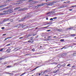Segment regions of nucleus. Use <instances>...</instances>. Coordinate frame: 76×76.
<instances>
[{"mask_svg":"<svg viewBox=\"0 0 76 76\" xmlns=\"http://www.w3.org/2000/svg\"><path fill=\"white\" fill-rule=\"evenodd\" d=\"M53 20V18H51L50 19V20Z\"/></svg>","mask_w":76,"mask_h":76,"instance_id":"obj_40","label":"nucleus"},{"mask_svg":"<svg viewBox=\"0 0 76 76\" xmlns=\"http://www.w3.org/2000/svg\"><path fill=\"white\" fill-rule=\"evenodd\" d=\"M65 65H66V64H64L63 65V66H65Z\"/></svg>","mask_w":76,"mask_h":76,"instance_id":"obj_64","label":"nucleus"},{"mask_svg":"<svg viewBox=\"0 0 76 76\" xmlns=\"http://www.w3.org/2000/svg\"><path fill=\"white\" fill-rule=\"evenodd\" d=\"M3 50V48L1 49L0 50V51H2Z\"/></svg>","mask_w":76,"mask_h":76,"instance_id":"obj_38","label":"nucleus"},{"mask_svg":"<svg viewBox=\"0 0 76 76\" xmlns=\"http://www.w3.org/2000/svg\"><path fill=\"white\" fill-rule=\"evenodd\" d=\"M12 6V5H10L9 6H8V7L9 8H10V7H11Z\"/></svg>","mask_w":76,"mask_h":76,"instance_id":"obj_34","label":"nucleus"},{"mask_svg":"<svg viewBox=\"0 0 76 76\" xmlns=\"http://www.w3.org/2000/svg\"><path fill=\"white\" fill-rule=\"evenodd\" d=\"M55 3V2H53V3H52L48 4V5H49V6H50V5H51L52 4H54Z\"/></svg>","mask_w":76,"mask_h":76,"instance_id":"obj_17","label":"nucleus"},{"mask_svg":"<svg viewBox=\"0 0 76 76\" xmlns=\"http://www.w3.org/2000/svg\"><path fill=\"white\" fill-rule=\"evenodd\" d=\"M53 64H57V62H54L53 63Z\"/></svg>","mask_w":76,"mask_h":76,"instance_id":"obj_29","label":"nucleus"},{"mask_svg":"<svg viewBox=\"0 0 76 76\" xmlns=\"http://www.w3.org/2000/svg\"><path fill=\"white\" fill-rule=\"evenodd\" d=\"M47 25V23H46L44 24H43V25Z\"/></svg>","mask_w":76,"mask_h":76,"instance_id":"obj_62","label":"nucleus"},{"mask_svg":"<svg viewBox=\"0 0 76 76\" xmlns=\"http://www.w3.org/2000/svg\"><path fill=\"white\" fill-rule=\"evenodd\" d=\"M33 34H30L27 35H26L25 36V38H28V37H30V36H32V35Z\"/></svg>","mask_w":76,"mask_h":76,"instance_id":"obj_3","label":"nucleus"},{"mask_svg":"<svg viewBox=\"0 0 76 76\" xmlns=\"http://www.w3.org/2000/svg\"><path fill=\"white\" fill-rule=\"evenodd\" d=\"M75 67V66H72V68H73V67Z\"/></svg>","mask_w":76,"mask_h":76,"instance_id":"obj_58","label":"nucleus"},{"mask_svg":"<svg viewBox=\"0 0 76 76\" xmlns=\"http://www.w3.org/2000/svg\"><path fill=\"white\" fill-rule=\"evenodd\" d=\"M7 6V5H6V4H4V5H3L0 6L1 7V8H2L3 7H6V6Z\"/></svg>","mask_w":76,"mask_h":76,"instance_id":"obj_4","label":"nucleus"},{"mask_svg":"<svg viewBox=\"0 0 76 76\" xmlns=\"http://www.w3.org/2000/svg\"><path fill=\"white\" fill-rule=\"evenodd\" d=\"M2 12H4V13H7V10H6L5 11H3Z\"/></svg>","mask_w":76,"mask_h":76,"instance_id":"obj_22","label":"nucleus"},{"mask_svg":"<svg viewBox=\"0 0 76 76\" xmlns=\"http://www.w3.org/2000/svg\"><path fill=\"white\" fill-rule=\"evenodd\" d=\"M51 39V38H48V39H46V41H51L52 40V39Z\"/></svg>","mask_w":76,"mask_h":76,"instance_id":"obj_19","label":"nucleus"},{"mask_svg":"<svg viewBox=\"0 0 76 76\" xmlns=\"http://www.w3.org/2000/svg\"><path fill=\"white\" fill-rule=\"evenodd\" d=\"M7 39H8L7 38H5L4 41H6V40H7Z\"/></svg>","mask_w":76,"mask_h":76,"instance_id":"obj_54","label":"nucleus"},{"mask_svg":"<svg viewBox=\"0 0 76 76\" xmlns=\"http://www.w3.org/2000/svg\"><path fill=\"white\" fill-rule=\"evenodd\" d=\"M73 27H70L67 28V29H66V30H69V29H73Z\"/></svg>","mask_w":76,"mask_h":76,"instance_id":"obj_16","label":"nucleus"},{"mask_svg":"<svg viewBox=\"0 0 76 76\" xmlns=\"http://www.w3.org/2000/svg\"><path fill=\"white\" fill-rule=\"evenodd\" d=\"M52 23H52V22H50L49 23H47V25H48V24H49V25H51V24H52Z\"/></svg>","mask_w":76,"mask_h":76,"instance_id":"obj_14","label":"nucleus"},{"mask_svg":"<svg viewBox=\"0 0 76 76\" xmlns=\"http://www.w3.org/2000/svg\"><path fill=\"white\" fill-rule=\"evenodd\" d=\"M28 42H30V43H32L34 42V41L32 39H30L29 41H28Z\"/></svg>","mask_w":76,"mask_h":76,"instance_id":"obj_6","label":"nucleus"},{"mask_svg":"<svg viewBox=\"0 0 76 76\" xmlns=\"http://www.w3.org/2000/svg\"><path fill=\"white\" fill-rule=\"evenodd\" d=\"M75 35H76V34H71V36L72 37H75Z\"/></svg>","mask_w":76,"mask_h":76,"instance_id":"obj_20","label":"nucleus"},{"mask_svg":"<svg viewBox=\"0 0 76 76\" xmlns=\"http://www.w3.org/2000/svg\"><path fill=\"white\" fill-rule=\"evenodd\" d=\"M73 55L74 56H76V53H73Z\"/></svg>","mask_w":76,"mask_h":76,"instance_id":"obj_28","label":"nucleus"},{"mask_svg":"<svg viewBox=\"0 0 76 76\" xmlns=\"http://www.w3.org/2000/svg\"><path fill=\"white\" fill-rule=\"evenodd\" d=\"M11 67V66H7V67Z\"/></svg>","mask_w":76,"mask_h":76,"instance_id":"obj_50","label":"nucleus"},{"mask_svg":"<svg viewBox=\"0 0 76 76\" xmlns=\"http://www.w3.org/2000/svg\"><path fill=\"white\" fill-rule=\"evenodd\" d=\"M66 55H67V53H64L61 54V57H64V56H65Z\"/></svg>","mask_w":76,"mask_h":76,"instance_id":"obj_5","label":"nucleus"},{"mask_svg":"<svg viewBox=\"0 0 76 76\" xmlns=\"http://www.w3.org/2000/svg\"><path fill=\"white\" fill-rule=\"evenodd\" d=\"M48 71V70L47 69L45 70L44 72H41V73H43V74H42V75H44L45 74V72H47Z\"/></svg>","mask_w":76,"mask_h":76,"instance_id":"obj_12","label":"nucleus"},{"mask_svg":"<svg viewBox=\"0 0 76 76\" xmlns=\"http://www.w3.org/2000/svg\"><path fill=\"white\" fill-rule=\"evenodd\" d=\"M64 5H63L62 6H61L60 7V8H63V7H64Z\"/></svg>","mask_w":76,"mask_h":76,"instance_id":"obj_27","label":"nucleus"},{"mask_svg":"<svg viewBox=\"0 0 76 76\" xmlns=\"http://www.w3.org/2000/svg\"><path fill=\"white\" fill-rule=\"evenodd\" d=\"M23 38V37H20L19 39H22V38Z\"/></svg>","mask_w":76,"mask_h":76,"instance_id":"obj_47","label":"nucleus"},{"mask_svg":"<svg viewBox=\"0 0 76 76\" xmlns=\"http://www.w3.org/2000/svg\"><path fill=\"white\" fill-rule=\"evenodd\" d=\"M31 3H33V4H35V1H33Z\"/></svg>","mask_w":76,"mask_h":76,"instance_id":"obj_32","label":"nucleus"},{"mask_svg":"<svg viewBox=\"0 0 76 76\" xmlns=\"http://www.w3.org/2000/svg\"><path fill=\"white\" fill-rule=\"evenodd\" d=\"M32 51H35V49L33 48L32 49Z\"/></svg>","mask_w":76,"mask_h":76,"instance_id":"obj_37","label":"nucleus"},{"mask_svg":"<svg viewBox=\"0 0 76 76\" xmlns=\"http://www.w3.org/2000/svg\"><path fill=\"white\" fill-rule=\"evenodd\" d=\"M35 3H38V1H35Z\"/></svg>","mask_w":76,"mask_h":76,"instance_id":"obj_46","label":"nucleus"},{"mask_svg":"<svg viewBox=\"0 0 76 76\" xmlns=\"http://www.w3.org/2000/svg\"><path fill=\"white\" fill-rule=\"evenodd\" d=\"M9 7H6L5 8H3V9H4V10H5V9H9Z\"/></svg>","mask_w":76,"mask_h":76,"instance_id":"obj_18","label":"nucleus"},{"mask_svg":"<svg viewBox=\"0 0 76 76\" xmlns=\"http://www.w3.org/2000/svg\"><path fill=\"white\" fill-rule=\"evenodd\" d=\"M30 16L29 15L26 16L25 17H23V18L19 20V22H22V21H23V20H24V19H26V18H27L30 17Z\"/></svg>","mask_w":76,"mask_h":76,"instance_id":"obj_1","label":"nucleus"},{"mask_svg":"<svg viewBox=\"0 0 76 76\" xmlns=\"http://www.w3.org/2000/svg\"><path fill=\"white\" fill-rule=\"evenodd\" d=\"M52 12L51 13V14H52V15H55V14H56V13L54 12L53 11V12Z\"/></svg>","mask_w":76,"mask_h":76,"instance_id":"obj_13","label":"nucleus"},{"mask_svg":"<svg viewBox=\"0 0 76 76\" xmlns=\"http://www.w3.org/2000/svg\"><path fill=\"white\" fill-rule=\"evenodd\" d=\"M59 30H60V31H61V29H58V31H59Z\"/></svg>","mask_w":76,"mask_h":76,"instance_id":"obj_60","label":"nucleus"},{"mask_svg":"<svg viewBox=\"0 0 76 76\" xmlns=\"http://www.w3.org/2000/svg\"><path fill=\"white\" fill-rule=\"evenodd\" d=\"M57 67H58V68H60V67L61 66H60V65L58 64L57 66Z\"/></svg>","mask_w":76,"mask_h":76,"instance_id":"obj_25","label":"nucleus"},{"mask_svg":"<svg viewBox=\"0 0 76 76\" xmlns=\"http://www.w3.org/2000/svg\"><path fill=\"white\" fill-rule=\"evenodd\" d=\"M20 2L14 3L13 4V5H18V4H20Z\"/></svg>","mask_w":76,"mask_h":76,"instance_id":"obj_7","label":"nucleus"},{"mask_svg":"<svg viewBox=\"0 0 76 76\" xmlns=\"http://www.w3.org/2000/svg\"><path fill=\"white\" fill-rule=\"evenodd\" d=\"M10 44H9L6 45V46H9V45H10Z\"/></svg>","mask_w":76,"mask_h":76,"instance_id":"obj_49","label":"nucleus"},{"mask_svg":"<svg viewBox=\"0 0 76 76\" xmlns=\"http://www.w3.org/2000/svg\"><path fill=\"white\" fill-rule=\"evenodd\" d=\"M60 70V69H58V70H57L56 72L54 71L53 73H57V72H58V71Z\"/></svg>","mask_w":76,"mask_h":76,"instance_id":"obj_10","label":"nucleus"},{"mask_svg":"<svg viewBox=\"0 0 76 76\" xmlns=\"http://www.w3.org/2000/svg\"><path fill=\"white\" fill-rule=\"evenodd\" d=\"M51 31V30H47V32H49V31Z\"/></svg>","mask_w":76,"mask_h":76,"instance_id":"obj_44","label":"nucleus"},{"mask_svg":"<svg viewBox=\"0 0 76 76\" xmlns=\"http://www.w3.org/2000/svg\"><path fill=\"white\" fill-rule=\"evenodd\" d=\"M72 7H76V5L72 6Z\"/></svg>","mask_w":76,"mask_h":76,"instance_id":"obj_52","label":"nucleus"},{"mask_svg":"<svg viewBox=\"0 0 76 76\" xmlns=\"http://www.w3.org/2000/svg\"><path fill=\"white\" fill-rule=\"evenodd\" d=\"M9 19H10V18H7L4 20H3V22H6V21H8V20H9Z\"/></svg>","mask_w":76,"mask_h":76,"instance_id":"obj_8","label":"nucleus"},{"mask_svg":"<svg viewBox=\"0 0 76 76\" xmlns=\"http://www.w3.org/2000/svg\"><path fill=\"white\" fill-rule=\"evenodd\" d=\"M1 10H4V9L3 8L0 9V11H1Z\"/></svg>","mask_w":76,"mask_h":76,"instance_id":"obj_31","label":"nucleus"},{"mask_svg":"<svg viewBox=\"0 0 76 76\" xmlns=\"http://www.w3.org/2000/svg\"><path fill=\"white\" fill-rule=\"evenodd\" d=\"M20 1H21V0H20L17 1V2H20Z\"/></svg>","mask_w":76,"mask_h":76,"instance_id":"obj_43","label":"nucleus"},{"mask_svg":"<svg viewBox=\"0 0 76 76\" xmlns=\"http://www.w3.org/2000/svg\"><path fill=\"white\" fill-rule=\"evenodd\" d=\"M6 15V13H1L0 14V16H2V15Z\"/></svg>","mask_w":76,"mask_h":76,"instance_id":"obj_11","label":"nucleus"},{"mask_svg":"<svg viewBox=\"0 0 76 76\" xmlns=\"http://www.w3.org/2000/svg\"><path fill=\"white\" fill-rule=\"evenodd\" d=\"M18 26H19V25H17V26H14V27H18Z\"/></svg>","mask_w":76,"mask_h":76,"instance_id":"obj_42","label":"nucleus"},{"mask_svg":"<svg viewBox=\"0 0 76 76\" xmlns=\"http://www.w3.org/2000/svg\"><path fill=\"white\" fill-rule=\"evenodd\" d=\"M18 9H20V7H17L14 9V10H16Z\"/></svg>","mask_w":76,"mask_h":76,"instance_id":"obj_23","label":"nucleus"},{"mask_svg":"<svg viewBox=\"0 0 76 76\" xmlns=\"http://www.w3.org/2000/svg\"><path fill=\"white\" fill-rule=\"evenodd\" d=\"M7 52H8V53H9V52H10V49H9L7 50H6Z\"/></svg>","mask_w":76,"mask_h":76,"instance_id":"obj_15","label":"nucleus"},{"mask_svg":"<svg viewBox=\"0 0 76 76\" xmlns=\"http://www.w3.org/2000/svg\"><path fill=\"white\" fill-rule=\"evenodd\" d=\"M1 29H3V30L4 29V27H2Z\"/></svg>","mask_w":76,"mask_h":76,"instance_id":"obj_45","label":"nucleus"},{"mask_svg":"<svg viewBox=\"0 0 76 76\" xmlns=\"http://www.w3.org/2000/svg\"><path fill=\"white\" fill-rule=\"evenodd\" d=\"M51 38V36H50L48 37V38Z\"/></svg>","mask_w":76,"mask_h":76,"instance_id":"obj_51","label":"nucleus"},{"mask_svg":"<svg viewBox=\"0 0 76 76\" xmlns=\"http://www.w3.org/2000/svg\"><path fill=\"white\" fill-rule=\"evenodd\" d=\"M18 64V62H17V63L14 64V65H16H16H17V64Z\"/></svg>","mask_w":76,"mask_h":76,"instance_id":"obj_35","label":"nucleus"},{"mask_svg":"<svg viewBox=\"0 0 76 76\" xmlns=\"http://www.w3.org/2000/svg\"><path fill=\"white\" fill-rule=\"evenodd\" d=\"M57 17H55L53 18V19H57Z\"/></svg>","mask_w":76,"mask_h":76,"instance_id":"obj_30","label":"nucleus"},{"mask_svg":"<svg viewBox=\"0 0 76 76\" xmlns=\"http://www.w3.org/2000/svg\"><path fill=\"white\" fill-rule=\"evenodd\" d=\"M6 35V34H3V36H4V35Z\"/></svg>","mask_w":76,"mask_h":76,"instance_id":"obj_63","label":"nucleus"},{"mask_svg":"<svg viewBox=\"0 0 76 76\" xmlns=\"http://www.w3.org/2000/svg\"><path fill=\"white\" fill-rule=\"evenodd\" d=\"M2 64H4H4H7V62H6L4 63H2Z\"/></svg>","mask_w":76,"mask_h":76,"instance_id":"obj_24","label":"nucleus"},{"mask_svg":"<svg viewBox=\"0 0 76 76\" xmlns=\"http://www.w3.org/2000/svg\"><path fill=\"white\" fill-rule=\"evenodd\" d=\"M52 12H47V13H46V15H48V14H50V13H51Z\"/></svg>","mask_w":76,"mask_h":76,"instance_id":"obj_21","label":"nucleus"},{"mask_svg":"<svg viewBox=\"0 0 76 76\" xmlns=\"http://www.w3.org/2000/svg\"><path fill=\"white\" fill-rule=\"evenodd\" d=\"M34 7L35 8H37V9H38V7H37V6H36V7Z\"/></svg>","mask_w":76,"mask_h":76,"instance_id":"obj_55","label":"nucleus"},{"mask_svg":"<svg viewBox=\"0 0 76 76\" xmlns=\"http://www.w3.org/2000/svg\"><path fill=\"white\" fill-rule=\"evenodd\" d=\"M64 41V40L63 39L60 40V41L62 42V41Z\"/></svg>","mask_w":76,"mask_h":76,"instance_id":"obj_33","label":"nucleus"},{"mask_svg":"<svg viewBox=\"0 0 76 76\" xmlns=\"http://www.w3.org/2000/svg\"><path fill=\"white\" fill-rule=\"evenodd\" d=\"M15 49H17V50H19V49H18V48H16Z\"/></svg>","mask_w":76,"mask_h":76,"instance_id":"obj_59","label":"nucleus"},{"mask_svg":"<svg viewBox=\"0 0 76 76\" xmlns=\"http://www.w3.org/2000/svg\"><path fill=\"white\" fill-rule=\"evenodd\" d=\"M37 69V68H34L33 70H32L31 71V72H32V71H34V70H36V69Z\"/></svg>","mask_w":76,"mask_h":76,"instance_id":"obj_36","label":"nucleus"},{"mask_svg":"<svg viewBox=\"0 0 76 76\" xmlns=\"http://www.w3.org/2000/svg\"><path fill=\"white\" fill-rule=\"evenodd\" d=\"M44 5V4L43 3H42V4H38V5L37 6H43Z\"/></svg>","mask_w":76,"mask_h":76,"instance_id":"obj_9","label":"nucleus"},{"mask_svg":"<svg viewBox=\"0 0 76 76\" xmlns=\"http://www.w3.org/2000/svg\"><path fill=\"white\" fill-rule=\"evenodd\" d=\"M27 8H23V10H26Z\"/></svg>","mask_w":76,"mask_h":76,"instance_id":"obj_39","label":"nucleus"},{"mask_svg":"<svg viewBox=\"0 0 76 76\" xmlns=\"http://www.w3.org/2000/svg\"><path fill=\"white\" fill-rule=\"evenodd\" d=\"M39 37V35L37 36L36 37V38H38V37Z\"/></svg>","mask_w":76,"mask_h":76,"instance_id":"obj_48","label":"nucleus"},{"mask_svg":"<svg viewBox=\"0 0 76 76\" xmlns=\"http://www.w3.org/2000/svg\"><path fill=\"white\" fill-rule=\"evenodd\" d=\"M26 0H21V1H26Z\"/></svg>","mask_w":76,"mask_h":76,"instance_id":"obj_57","label":"nucleus"},{"mask_svg":"<svg viewBox=\"0 0 76 76\" xmlns=\"http://www.w3.org/2000/svg\"><path fill=\"white\" fill-rule=\"evenodd\" d=\"M10 21L11 22H13V19L11 20H10Z\"/></svg>","mask_w":76,"mask_h":76,"instance_id":"obj_53","label":"nucleus"},{"mask_svg":"<svg viewBox=\"0 0 76 76\" xmlns=\"http://www.w3.org/2000/svg\"><path fill=\"white\" fill-rule=\"evenodd\" d=\"M7 38L8 39H9V38H12V37H7Z\"/></svg>","mask_w":76,"mask_h":76,"instance_id":"obj_56","label":"nucleus"},{"mask_svg":"<svg viewBox=\"0 0 76 76\" xmlns=\"http://www.w3.org/2000/svg\"><path fill=\"white\" fill-rule=\"evenodd\" d=\"M32 0H29L28 1V2H31V1H32Z\"/></svg>","mask_w":76,"mask_h":76,"instance_id":"obj_41","label":"nucleus"},{"mask_svg":"<svg viewBox=\"0 0 76 76\" xmlns=\"http://www.w3.org/2000/svg\"><path fill=\"white\" fill-rule=\"evenodd\" d=\"M20 26H22V27H23V24H20Z\"/></svg>","mask_w":76,"mask_h":76,"instance_id":"obj_26","label":"nucleus"},{"mask_svg":"<svg viewBox=\"0 0 76 76\" xmlns=\"http://www.w3.org/2000/svg\"><path fill=\"white\" fill-rule=\"evenodd\" d=\"M70 64H68L67 65V66H70Z\"/></svg>","mask_w":76,"mask_h":76,"instance_id":"obj_61","label":"nucleus"},{"mask_svg":"<svg viewBox=\"0 0 76 76\" xmlns=\"http://www.w3.org/2000/svg\"><path fill=\"white\" fill-rule=\"evenodd\" d=\"M12 10V9H9V10H7V12H10V13H12V12H13Z\"/></svg>","mask_w":76,"mask_h":76,"instance_id":"obj_2","label":"nucleus"}]
</instances>
